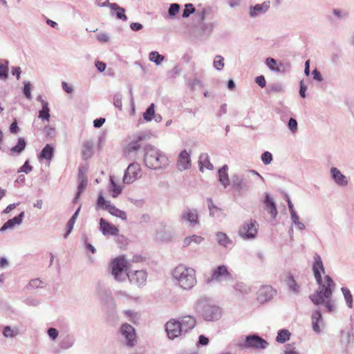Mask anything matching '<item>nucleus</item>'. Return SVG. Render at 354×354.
Returning a JSON list of instances; mask_svg holds the SVG:
<instances>
[{"label": "nucleus", "mask_w": 354, "mask_h": 354, "mask_svg": "<svg viewBox=\"0 0 354 354\" xmlns=\"http://www.w3.org/2000/svg\"><path fill=\"white\" fill-rule=\"evenodd\" d=\"M313 259V272L319 287L309 296V299L316 306L324 305L326 311L334 312L336 306L335 300L332 299V296L335 283L329 275H326L324 281H323L321 272L325 273V268L322 259L318 254H315Z\"/></svg>", "instance_id": "1"}, {"label": "nucleus", "mask_w": 354, "mask_h": 354, "mask_svg": "<svg viewBox=\"0 0 354 354\" xmlns=\"http://www.w3.org/2000/svg\"><path fill=\"white\" fill-rule=\"evenodd\" d=\"M172 276L178 286L183 290H189L197 283L195 270L183 264H179L174 269Z\"/></svg>", "instance_id": "2"}, {"label": "nucleus", "mask_w": 354, "mask_h": 354, "mask_svg": "<svg viewBox=\"0 0 354 354\" xmlns=\"http://www.w3.org/2000/svg\"><path fill=\"white\" fill-rule=\"evenodd\" d=\"M144 162L147 167L159 169L169 165L167 156L154 146L147 145L144 147Z\"/></svg>", "instance_id": "3"}, {"label": "nucleus", "mask_w": 354, "mask_h": 354, "mask_svg": "<svg viewBox=\"0 0 354 354\" xmlns=\"http://www.w3.org/2000/svg\"><path fill=\"white\" fill-rule=\"evenodd\" d=\"M196 309L206 321L218 320L221 316L220 308L205 299H201L197 302Z\"/></svg>", "instance_id": "4"}, {"label": "nucleus", "mask_w": 354, "mask_h": 354, "mask_svg": "<svg viewBox=\"0 0 354 354\" xmlns=\"http://www.w3.org/2000/svg\"><path fill=\"white\" fill-rule=\"evenodd\" d=\"M235 345L241 349H265L268 347V343L259 335L253 334L246 336L245 339L243 337H239Z\"/></svg>", "instance_id": "5"}, {"label": "nucleus", "mask_w": 354, "mask_h": 354, "mask_svg": "<svg viewBox=\"0 0 354 354\" xmlns=\"http://www.w3.org/2000/svg\"><path fill=\"white\" fill-rule=\"evenodd\" d=\"M111 274L115 280L122 282L128 278L129 271L127 268V261L124 257H118L111 263Z\"/></svg>", "instance_id": "6"}, {"label": "nucleus", "mask_w": 354, "mask_h": 354, "mask_svg": "<svg viewBox=\"0 0 354 354\" xmlns=\"http://www.w3.org/2000/svg\"><path fill=\"white\" fill-rule=\"evenodd\" d=\"M251 174L252 175L257 176L263 182H264V178L263 176L258 173L257 171L251 169L248 171V174L246 175H239L235 174L232 178V186L238 192H241L243 191H247L249 189V183H250V176Z\"/></svg>", "instance_id": "7"}, {"label": "nucleus", "mask_w": 354, "mask_h": 354, "mask_svg": "<svg viewBox=\"0 0 354 354\" xmlns=\"http://www.w3.org/2000/svg\"><path fill=\"white\" fill-rule=\"evenodd\" d=\"M145 138L143 133H139L135 136L134 139L132 140L124 149V154L129 159H136L137 153L140 149L141 146L140 142L144 140Z\"/></svg>", "instance_id": "8"}, {"label": "nucleus", "mask_w": 354, "mask_h": 354, "mask_svg": "<svg viewBox=\"0 0 354 354\" xmlns=\"http://www.w3.org/2000/svg\"><path fill=\"white\" fill-rule=\"evenodd\" d=\"M259 225L255 220H250L244 222L240 228L239 234L244 239H252L256 237Z\"/></svg>", "instance_id": "9"}, {"label": "nucleus", "mask_w": 354, "mask_h": 354, "mask_svg": "<svg viewBox=\"0 0 354 354\" xmlns=\"http://www.w3.org/2000/svg\"><path fill=\"white\" fill-rule=\"evenodd\" d=\"M224 281H232V275L228 271L226 266L221 265L212 270V277L209 281L221 283Z\"/></svg>", "instance_id": "10"}, {"label": "nucleus", "mask_w": 354, "mask_h": 354, "mask_svg": "<svg viewBox=\"0 0 354 354\" xmlns=\"http://www.w3.org/2000/svg\"><path fill=\"white\" fill-rule=\"evenodd\" d=\"M122 336L124 338L127 346L133 347L136 342V334L134 328L127 324H123L120 328Z\"/></svg>", "instance_id": "11"}, {"label": "nucleus", "mask_w": 354, "mask_h": 354, "mask_svg": "<svg viewBox=\"0 0 354 354\" xmlns=\"http://www.w3.org/2000/svg\"><path fill=\"white\" fill-rule=\"evenodd\" d=\"M140 166L137 162L131 163L124 171L123 182L125 184L133 183L140 176Z\"/></svg>", "instance_id": "12"}, {"label": "nucleus", "mask_w": 354, "mask_h": 354, "mask_svg": "<svg viewBox=\"0 0 354 354\" xmlns=\"http://www.w3.org/2000/svg\"><path fill=\"white\" fill-rule=\"evenodd\" d=\"M180 221L187 223L189 226H195L199 224L198 213L196 209L187 207L180 214Z\"/></svg>", "instance_id": "13"}, {"label": "nucleus", "mask_w": 354, "mask_h": 354, "mask_svg": "<svg viewBox=\"0 0 354 354\" xmlns=\"http://www.w3.org/2000/svg\"><path fill=\"white\" fill-rule=\"evenodd\" d=\"M165 330L170 339H174L183 334L180 324L174 319H171L166 323Z\"/></svg>", "instance_id": "14"}, {"label": "nucleus", "mask_w": 354, "mask_h": 354, "mask_svg": "<svg viewBox=\"0 0 354 354\" xmlns=\"http://www.w3.org/2000/svg\"><path fill=\"white\" fill-rule=\"evenodd\" d=\"M147 274L145 270L129 271L128 279L131 283L138 286H144L146 283Z\"/></svg>", "instance_id": "15"}, {"label": "nucleus", "mask_w": 354, "mask_h": 354, "mask_svg": "<svg viewBox=\"0 0 354 354\" xmlns=\"http://www.w3.org/2000/svg\"><path fill=\"white\" fill-rule=\"evenodd\" d=\"M276 291L270 286L261 287L257 295V299L260 303H264L272 299Z\"/></svg>", "instance_id": "16"}, {"label": "nucleus", "mask_w": 354, "mask_h": 354, "mask_svg": "<svg viewBox=\"0 0 354 354\" xmlns=\"http://www.w3.org/2000/svg\"><path fill=\"white\" fill-rule=\"evenodd\" d=\"M177 167L180 171L191 167L190 154L186 150H183L179 153L177 160Z\"/></svg>", "instance_id": "17"}, {"label": "nucleus", "mask_w": 354, "mask_h": 354, "mask_svg": "<svg viewBox=\"0 0 354 354\" xmlns=\"http://www.w3.org/2000/svg\"><path fill=\"white\" fill-rule=\"evenodd\" d=\"M100 230L104 236H117L119 233L118 229L114 225L107 222L103 218L100 219Z\"/></svg>", "instance_id": "18"}, {"label": "nucleus", "mask_w": 354, "mask_h": 354, "mask_svg": "<svg viewBox=\"0 0 354 354\" xmlns=\"http://www.w3.org/2000/svg\"><path fill=\"white\" fill-rule=\"evenodd\" d=\"M270 8V1H265L261 4H256L250 6L249 10V15L251 18L257 17L265 14Z\"/></svg>", "instance_id": "19"}, {"label": "nucleus", "mask_w": 354, "mask_h": 354, "mask_svg": "<svg viewBox=\"0 0 354 354\" xmlns=\"http://www.w3.org/2000/svg\"><path fill=\"white\" fill-rule=\"evenodd\" d=\"M330 174L333 180L339 186H346L348 185L347 178L337 167L330 169Z\"/></svg>", "instance_id": "20"}, {"label": "nucleus", "mask_w": 354, "mask_h": 354, "mask_svg": "<svg viewBox=\"0 0 354 354\" xmlns=\"http://www.w3.org/2000/svg\"><path fill=\"white\" fill-rule=\"evenodd\" d=\"M178 322L183 333L193 329L196 324L195 318L189 315L181 317Z\"/></svg>", "instance_id": "21"}, {"label": "nucleus", "mask_w": 354, "mask_h": 354, "mask_svg": "<svg viewBox=\"0 0 354 354\" xmlns=\"http://www.w3.org/2000/svg\"><path fill=\"white\" fill-rule=\"evenodd\" d=\"M95 142L92 140H86L83 142L82 149V156L84 160L91 158L94 153Z\"/></svg>", "instance_id": "22"}, {"label": "nucleus", "mask_w": 354, "mask_h": 354, "mask_svg": "<svg viewBox=\"0 0 354 354\" xmlns=\"http://www.w3.org/2000/svg\"><path fill=\"white\" fill-rule=\"evenodd\" d=\"M25 216L24 212H21L18 216L8 220L0 228L1 232H4L8 229L14 227L16 225H19Z\"/></svg>", "instance_id": "23"}, {"label": "nucleus", "mask_w": 354, "mask_h": 354, "mask_svg": "<svg viewBox=\"0 0 354 354\" xmlns=\"http://www.w3.org/2000/svg\"><path fill=\"white\" fill-rule=\"evenodd\" d=\"M311 319L313 330L317 333H319L321 326H323V318L321 312L319 310L313 311Z\"/></svg>", "instance_id": "24"}, {"label": "nucleus", "mask_w": 354, "mask_h": 354, "mask_svg": "<svg viewBox=\"0 0 354 354\" xmlns=\"http://www.w3.org/2000/svg\"><path fill=\"white\" fill-rule=\"evenodd\" d=\"M263 202L266 204V209L268 212V213L273 218H275L278 214L276 204L268 194H266L265 199H264Z\"/></svg>", "instance_id": "25"}, {"label": "nucleus", "mask_w": 354, "mask_h": 354, "mask_svg": "<svg viewBox=\"0 0 354 354\" xmlns=\"http://www.w3.org/2000/svg\"><path fill=\"white\" fill-rule=\"evenodd\" d=\"M111 15H115L118 19L127 21V17L125 15L124 8L119 6L117 3H113L111 5Z\"/></svg>", "instance_id": "26"}, {"label": "nucleus", "mask_w": 354, "mask_h": 354, "mask_svg": "<svg viewBox=\"0 0 354 354\" xmlns=\"http://www.w3.org/2000/svg\"><path fill=\"white\" fill-rule=\"evenodd\" d=\"M228 169L227 165H223L218 171V180L221 184L226 188L230 185V179L227 171Z\"/></svg>", "instance_id": "27"}, {"label": "nucleus", "mask_w": 354, "mask_h": 354, "mask_svg": "<svg viewBox=\"0 0 354 354\" xmlns=\"http://www.w3.org/2000/svg\"><path fill=\"white\" fill-rule=\"evenodd\" d=\"M198 163L201 171H203L204 167L209 170H212L214 169L213 165L210 162L209 156L206 153H203L200 155Z\"/></svg>", "instance_id": "28"}, {"label": "nucleus", "mask_w": 354, "mask_h": 354, "mask_svg": "<svg viewBox=\"0 0 354 354\" xmlns=\"http://www.w3.org/2000/svg\"><path fill=\"white\" fill-rule=\"evenodd\" d=\"M204 241V238L201 236L193 234L185 237L183 239V247H189L192 244L199 245Z\"/></svg>", "instance_id": "29"}, {"label": "nucleus", "mask_w": 354, "mask_h": 354, "mask_svg": "<svg viewBox=\"0 0 354 354\" xmlns=\"http://www.w3.org/2000/svg\"><path fill=\"white\" fill-rule=\"evenodd\" d=\"M106 210L113 216L120 218L123 221L127 220V214L125 212L119 209L111 203H109L106 207Z\"/></svg>", "instance_id": "30"}, {"label": "nucleus", "mask_w": 354, "mask_h": 354, "mask_svg": "<svg viewBox=\"0 0 354 354\" xmlns=\"http://www.w3.org/2000/svg\"><path fill=\"white\" fill-rule=\"evenodd\" d=\"M216 240L217 243L224 248H228L232 244V240L225 233L218 232L216 234Z\"/></svg>", "instance_id": "31"}, {"label": "nucleus", "mask_w": 354, "mask_h": 354, "mask_svg": "<svg viewBox=\"0 0 354 354\" xmlns=\"http://www.w3.org/2000/svg\"><path fill=\"white\" fill-rule=\"evenodd\" d=\"M53 154H54L53 147L52 145L48 144L41 150V152L40 153L39 158L50 160L53 156Z\"/></svg>", "instance_id": "32"}, {"label": "nucleus", "mask_w": 354, "mask_h": 354, "mask_svg": "<svg viewBox=\"0 0 354 354\" xmlns=\"http://www.w3.org/2000/svg\"><path fill=\"white\" fill-rule=\"evenodd\" d=\"M2 333L6 338H14L19 334V331L17 326H6L3 328Z\"/></svg>", "instance_id": "33"}, {"label": "nucleus", "mask_w": 354, "mask_h": 354, "mask_svg": "<svg viewBox=\"0 0 354 354\" xmlns=\"http://www.w3.org/2000/svg\"><path fill=\"white\" fill-rule=\"evenodd\" d=\"M26 146V140L24 138H20L18 140L17 144L10 149V155L21 153L24 150Z\"/></svg>", "instance_id": "34"}, {"label": "nucleus", "mask_w": 354, "mask_h": 354, "mask_svg": "<svg viewBox=\"0 0 354 354\" xmlns=\"http://www.w3.org/2000/svg\"><path fill=\"white\" fill-rule=\"evenodd\" d=\"M80 209H81V205L79 206V207L75 211L74 214L72 216V217L68 221V223H67L68 230H67V232L65 233V234L64 236V239H66L68 237V236L70 234V233L71 232V231H72V230L73 228L74 224L75 223V221H76V219L77 218V216L79 214V212L80 211Z\"/></svg>", "instance_id": "35"}, {"label": "nucleus", "mask_w": 354, "mask_h": 354, "mask_svg": "<svg viewBox=\"0 0 354 354\" xmlns=\"http://www.w3.org/2000/svg\"><path fill=\"white\" fill-rule=\"evenodd\" d=\"M266 64L270 70L274 72H281V67H283V64H277V61L272 57H268L266 59Z\"/></svg>", "instance_id": "36"}, {"label": "nucleus", "mask_w": 354, "mask_h": 354, "mask_svg": "<svg viewBox=\"0 0 354 354\" xmlns=\"http://www.w3.org/2000/svg\"><path fill=\"white\" fill-rule=\"evenodd\" d=\"M39 118L44 120L49 121L50 119V109L47 102H43L42 109L39 111Z\"/></svg>", "instance_id": "37"}, {"label": "nucleus", "mask_w": 354, "mask_h": 354, "mask_svg": "<svg viewBox=\"0 0 354 354\" xmlns=\"http://www.w3.org/2000/svg\"><path fill=\"white\" fill-rule=\"evenodd\" d=\"M290 333L286 329H282L279 330L276 341L279 343H284L288 341L290 338Z\"/></svg>", "instance_id": "38"}, {"label": "nucleus", "mask_w": 354, "mask_h": 354, "mask_svg": "<svg viewBox=\"0 0 354 354\" xmlns=\"http://www.w3.org/2000/svg\"><path fill=\"white\" fill-rule=\"evenodd\" d=\"M110 191L113 198L118 197L122 192L121 187L114 182L112 176L110 177Z\"/></svg>", "instance_id": "39"}, {"label": "nucleus", "mask_w": 354, "mask_h": 354, "mask_svg": "<svg viewBox=\"0 0 354 354\" xmlns=\"http://www.w3.org/2000/svg\"><path fill=\"white\" fill-rule=\"evenodd\" d=\"M287 285L289 290L295 294H297L299 291V286L294 279L292 275H289L287 280Z\"/></svg>", "instance_id": "40"}, {"label": "nucleus", "mask_w": 354, "mask_h": 354, "mask_svg": "<svg viewBox=\"0 0 354 354\" xmlns=\"http://www.w3.org/2000/svg\"><path fill=\"white\" fill-rule=\"evenodd\" d=\"M342 294L344 295V299L346 302V304L348 308H351L353 307V296L351 295V291L348 288L342 287L341 288Z\"/></svg>", "instance_id": "41"}, {"label": "nucleus", "mask_w": 354, "mask_h": 354, "mask_svg": "<svg viewBox=\"0 0 354 354\" xmlns=\"http://www.w3.org/2000/svg\"><path fill=\"white\" fill-rule=\"evenodd\" d=\"M149 59L151 62H154L156 65H160L161 62L165 59V57L156 51H152L149 53Z\"/></svg>", "instance_id": "42"}, {"label": "nucleus", "mask_w": 354, "mask_h": 354, "mask_svg": "<svg viewBox=\"0 0 354 354\" xmlns=\"http://www.w3.org/2000/svg\"><path fill=\"white\" fill-rule=\"evenodd\" d=\"M234 288L235 290L243 294H248L250 292V288L243 282L236 283L234 286Z\"/></svg>", "instance_id": "43"}, {"label": "nucleus", "mask_w": 354, "mask_h": 354, "mask_svg": "<svg viewBox=\"0 0 354 354\" xmlns=\"http://www.w3.org/2000/svg\"><path fill=\"white\" fill-rule=\"evenodd\" d=\"M154 114V104H151L143 113V118L146 121L149 122L152 120Z\"/></svg>", "instance_id": "44"}, {"label": "nucleus", "mask_w": 354, "mask_h": 354, "mask_svg": "<svg viewBox=\"0 0 354 354\" xmlns=\"http://www.w3.org/2000/svg\"><path fill=\"white\" fill-rule=\"evenodd\" d=\"M180 6L178 3H171L168 9V16L169 18H174L180 10Z\"/></svg>", "instance_id": "45"}, {"label": "nucleus", "mask_w": 354, "mask_h": 354, "mask_svg": "<svg viewBox=\"0 0 354 354\" xmlns=\"http://www.w3.org/2000/svg\"><path fill=\"white\" fill-rule=\"evenodd\" d=\"M333 14L337 19H343L348 17V12L342 10L339 8H334L333 10Z\"/></svg>", "instance_id": "46"}, {"label": "nucleus", "mask_w": 354, "mask_h": 354, "mask_svg": "<svg viewBox=\"0 0 354 354\" xmlns=\"http://www.w3.org/2000/svg\"><path fill=\"white\" fill-rule=\"evenodd\" d=\"M214 66L218 71H221L224 67V59L221 55H216L214 59Z\"/></svg>", "instance_id": "47"}, {"label": "nucleus", "mask_w": 354, "mask_h": 354, "mask_svg": "<svg viewBox=\"0 0 354 354\" xmlns=\"http://www.w3.org/2000/svg\"><path fill=\"white\" fill-rule=\"evenodd\" d=\"M195 12V8L192 3H187L185 6V9L183 10L182 17L183 18H187L189 17L191 14H193Z\"/></svg>", "instance_id": "48"}, {"label": "nucleus", "mask_w": 354, "mask_h": 354, "mask_svg": "<svg viewBox=\"0 0 354 354\" xmlns=\"http://www.w3.org/2000/svg\"><path fill=\"white\" fill-rule=\"evenodd\" d=\"M261 158L263 164L267 165L272 161V155L269 151H265L262 153Z\"/></svg>", "instance_id": "49"}, {"label": "nucleus", "mask_w": 354, "mask_h": 354, "mask_svg": "<svg viewBox=\"0 0 354 354\" xmlns=\"http://www.w3.org/2000/svg\"><path fill=\"white\" fill-rule=\"evenodd\" d=\"M87 179H78V187H77V197H80L82 192L85 189L87 185Z\"/></svg>", "instance_id": "50"}, {"label": "nucleus", "mask_w": 354, "mask_h": 354, "mask_svg": "<svg viewBox=\"0 0 354 354\" xmlns=\"http://www.w3.org/2000/svg\"><path fill=\"white\" fill-rule=\"evenodd\" d=\"M8 77V68L0 63V80H6Z\"/></svg>", "instance_id": "51"}, {"label": "nucleus", "mask_w": 354, "mask_h": 354, "mask_svg": "<svg viewBox=\"0 0 354 354\" xmlns=\"http://www.w3.org/2000/svg\"><path fill=\"white\" fill-rule=\"evenodd\" d=\"M288 127L289 130L292 133H295V132H297V131L298 129V124H297V120L292 118H290L288 123Z\"/></svg>", "instance_id": "52"}, {"label": "nucleus", "mask_w": 354, "mask_h": 354, "mask_svg": "<svg viewBox=\"0 0 354 354\" xmlns=\"http://www.w3.org/2000/svg\"><path fill=\"white\" fill-rule=\"evenodd\" d=\"M122 95L120 93H116L113 97V104L116 108L119 109L120 110L122 109Z\"/></svg>", "instance_id": "53"}, {"label": "nucleus", "mask_w": 354, "mask_h": 354, "mask_svg": "<svg viewBox=\"0 0 354 354\" xmlns=\"http://www.w3.org/2000/svg\"><path fill=\"white\" fill-rule=\"evenodd\" d=\"M24 94L26 97L27 99L31 100L32 95L30 93L31 84L29 82H24Z\"/></svg>", "instance_id": "54"}, {"label": "nucleus", "mask_w": 354, "mask_h": 354, "mask_svg": "<svg viewBox=\"0 0 354 354\" xmlns=\"http://www.w3.org/2000/svg\"><path fill=\"white\" fill-rule=\"evenodd\" d=\"M111 203L110 201H106L103 196L100 195L97 201V205L100 208L106 209L107 205Z\"/></svg>", "instance_id": "55"}, {"label": "nucleus", "mask_w": 354, "mask_h": 354, "mask_svg": "<svg viewBox=\"0 0 354 354\" xmlns=\"http://www.w3.org/2000/svg\"><path fill=\"white\" fill-rule=\"evenodd\" d=\"M32 170V167L29 165V161L26 160L23 166H21L17 171L18 173L24 172L29 174Z\"/></svg>", "instance_id": "56"}, {"label": "nucleus", "mask_w": 354, "mask_h": 354, "mask_svg": "<svg viewBox=\"0 0 354 354\" xmlns=\"http://www.w3.org/2000/svg\"><path fill=\"white\" fill-rule=\"evenodd\" d=\"M202 84H203L201 80L198 77L194 78L189 82V86L191 88L192 90H195L197 86L201 87Z\"/></svg>", "instance_id": "57"}, {"label": "nucleus", "mask_w": 354, "mask_h": 354, "mask_svg": "<svg viewBox=\"0 0 354 354\" xmlns=\"http://www.w3.org/2000/svg\"><path fill=\"white\" fill-rule=\"evenodd\" d=\"M47 333L50 339L55 340L57 337L59 332L55 328H49L47 330Z\"/></svg>", "instance_id": "58"}, {"label": "nucleus", "mask_w": 354, "mask_h": 354, "mask_svg": "<svg viewBox=\"0 0 354 354\" xmlns=\"http://www.w3.org/2000/svg\"><path fill=\"white\" fill-rule=\"evenodd\" d=\"M74 344V340L72 339H70L69 337H67L66 339H64L62 342V347L64 349H68L73 346Z\"/></svg>", "instance_id": "59"}, {"label": "nucleus", "mask_w": 354, "mask_h": 354, "mask_svg": "<svg viewBox=\"0 0 354 354\" xmlns=\"http://www.w3.org/2000/svg\"><path fill=\"white\" fill-rule=\"evenodd\" d=\"M42 284H43V282L40 279H35L30 281L29 286H30L33 288H37L41 287Z\"/></svg>", "instance_id": "60"}, {"label": "nucleus", "mask_w": 354, "mask_h": 354, "mask_svg": "<svg viewBox=\"0 0 354 354\" xmlns=\"http://www.w3.org/2000/svg\"><path fill=\"white\" fill-rule=\"evenodd\" d=\"M307 90V86L305 85L303 80L300 81L299 83V95L301 97H306V91Z\"/></svg>", "instance_id": "61"}, {"label": "nucleus", "mask_w": 354, "mask_h": 354, "mask_svg": "<svg viewBox=\"0 0 354 354\" xmlns=\"http://www.w3.org/2000/svg\"><path fill=\"white\" fill-rule=\"evenodd\" d=\"M255 82L261 88H264L266 85V81L263 75H260L256 77Z\"/></svg>", "instance_id": "62"}, {"label": "nucleus", "mask_w": 354, "mask_h": 354, "mask_svg": "<svg viewBox=\"0 0 354 354\" xmlns=\"http://www.w3.org/2000/svg\"><path fill=\"white\" fill-rule=\"evenodd\" d=\"M97 39L101 42H107L109 40V36L105 32H100L97 35Z\"/></svg>", "instance_id": "63"}, {"label": "nucleus", "mask_w": 354, "mask_h": 354, "mask_svg": "<svg viewBox=\"0 0 354 354\" xmlns=\"http://www.w3.org/2000/svg\"><path fill=\"white\" fill-rule=\"evenodd\" d=\"M209 343V339L203 335L198 337V346H207Z\"/></svg>", "instance_id": "64"}]
</instances>
